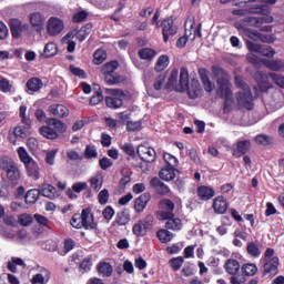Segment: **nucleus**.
Here are the masks:
<instances>
[{
    "instance_id": "obj_47",
    "label": "nucleus",
    "mask_w": 284,
    "mask_h": 284,
    "mask_svg": "<svg viewBox=\"0 0 284 284\" xmlns=\"http://www.w3.org/2000/svg\"><path fill=\"white\" fill-rule=\"evenodd\" d=\"M74 37H75L80 42H83V41H85V39H88V34H85L84 32H82V30L80 29L79 31H71V32H69V33L64 37V40L74 39Z\"/></svg>"
},
{
    "instance_id": "obj_24",
    "label": "nucleus",
    "mask_w": 284,
    "mask_h": 284,
    "mask_svg": "<svg viewBox=\"0 0 284 284\" xmlns=\"http://www.w3.org/2000/svg\"><path fill=\"white\" fill-rule=\"evenodd\" d=\"M150 193H144L142 195H140L136 200H135V204H134V210L135 212H143V210H145V207H148V203H150Z\"/></svg>"
},
{
    "instance_id": "obj_31",
    "label": "nucleus",
    "mask_w": 284,
    "mask_h": 284,
    "mask_svg": "<svg viewBox=\"0 0 284 284\" xmlns=\"http://www.w3.org/2000/svg\"><path fill=\"white\" fill-rule=\"evenodd\" d=\"M13 165H17V162L8 155L0 156V170L2 172H8V170L12 169Z\"/></svg>"
},
{
    "instance_id": "obj_14",
    "label": "nucleus",
    "mask_w": 284,
    "mask_h": 284,
    "mask_svg": "<svg viewBox=\"0 0 284 284\" xmlns=\"http://www.w3.org/2000/svg\"><path fill=\"white\" fill-rule=\"evenodd\" d=\"M24 168L27 175L30 176V179H34V181H39V179H41V169L37 161L31 160V162L24 164Z\"/></svg>"
},
{
    "instance_id": "obj_3",
    "label": "nucleus",
    "mask_w": 284,
    "mask_h": 284,
    "mask_svg": "<svg viewBox=\"0 0 284 284\" xmlns=\"http://www.w3.org/2000/svg\"><path fill=\"white\" fill-rule=\"evenodd\" d=\"M235 85L239 88L237 92V104L239 108H245L246 110L254 109V97L252 95V90H250V85L243 81V77L235 75Z\"/></svg>"
},
{
    "instance_id": "obj_53",
    "label": "nucleus",
    "mask_w": 284,
    "mask_h": 284,
    "mask_svg": "<svg viewBox=\"0 0 284 284\" xmlns=\"http://www.w3.org/2000/svg\"><path fill=\"white\" fill-rule=\"evenodd\" d=\"M169 263H170V265H171V267L174 272H179V270H181V267L184 263V260H183L182 256L173 257V258L170 260Z\"/></svg>"
},
{
    "instance_id": "obj_4",
    "label": "nucleus",
    "mask_w": 284,
    "mask_h": 284,
    "mask_svg": "<svg viewBox=\"0 0 284 284\" xmlns=\"http://www.w3.org/2000/svg\"><path fill=\"white\" fill-rule=\"evenodd\" d=\"M270 12L271 9L267 4L255 6L251 8V14H264V17H248L245 20L246 26H251L252 28H261V26L264 23H274V17L267 16Z\"/></svg>"
},
{
    "instance_id": "obj_36",
    "label": "nucleus",
    "mask_w": 284,
    "mask_h": 284,
    "mask_svg": "<svg viewBox=\"0 0 284 284\" xmlns=\"http://www.w3.org/2000/svg\"><path fill=\"white\" fill-rule=\"evenodd\" d=\"M168 65H170V57L160 55L155 63L154 70L155 72H163V70H165Z\"/></svg>"
},
{
    "instance_id": "obj_44",
    "label": "nucleus",
    "mask_w": 284,
    "mask_h": 284,
    "mask_svg": "<svg viewBox=\"0 0 284 284\" xmlns=\"http://www.w3.org/2000/svg\"><path fill=\"white\" fill-rule=\"evenodd\" d=\"M253 79L256 80L258 85H267V81H268L270 77L267 75V73H265L263 71H255L253 73Z\"/></svg>"
},
{
    "instance_id": "obj_56",
    "label": "nucleus",
    "mask_w": 284,
    "mask_h": 284,
    "mask_svg": "<svg viewBox=\"0 0 284 284\" xmlns=\"http://www.w3.org/2000/svg\"><path fill=\"white\" fill-rule=\"evenodd\" d=\"M250 148H252V143H250V141H247V140L240 141L237 143V152L240 154H246V152L250 150Z\"/></svg>"
},
{
    "instance_id": "obj_15",
    "label": "nucleus",
    "mask_w": 284,
    "mask_h": 284,
    "mask_svg": "<svg viewBox=\"0 0 284 284\" xmlns=\"http://www.w3.org/2000/svg\"><path fill=\"white\" fill-rule=\"evenodd\" d=\"M38 190L40 192V195L45 196V199H59V191L57 190V187L50 184H40Z\"/></svg>"
},
{
    "instance_id": "obj_33",
    "label": "nucleus",
    "mask_w": 284,
    "mask_h": 284,
    "mask_svg": "<svg viewBox=\"0 0 284 284\" xmlns=\"http://www.w3.org/2000/svg\"><path fill=\"white\" fill-rule=\"evenodd\" d=\"M4 172L7 173V179H9L11 183H17V181L21 179V172L19 171V166L17 164Z\"/></svg>"
},
{
    "instance_id": "obj_10",
    "label": "nucleus",
    "mask_w": 284,
    "mask_h": 284,
    "mask_svg": "<svg viewBox=\"0 0 284 284\" xmlns=\"http://www.w3.org/2000/svg\"><path fill=\"white\" fill-rule=\"evenodd\" d=\"M162 34L164 43H168L170 37L176 34V28L174 26V20L172 18H165L162 23Z\"/></svg>"
},
{
    "instance_id": "obj_1",
    "label": "nucleus",
    "mask_w": 284,
    "mask_h": 284,
    "mask_svg": "<svg viewBox=\"0 0 284 284\" xmlns=\"http://www.w3.org/2000/svg\"><path fill=\"white\" fill-rule=\"evenodd\" d=\"M178 92H187L190 99H199V97H201V92H203L199 80L193 79L190 83V73L185 67L180 71Z\"/></svg>"
},
{
    "instance_id": "obj_55",
    "label": "nucleus",
    "mask_w": 284,
    "mask_h": 284,
    "mask_svg": "<svg viewBox=\"0 0 284 284\" xmlns=\"http://www.w3.org/2000/svg\"><path fill=\"white\" fill-rule=\"evenodd\" d=\"M258 53L262 54V57H268V59H272V57L276 54L274 49L267 45H261Z\"/></svg>"
},
{
    "instance_id": "obj_29",
    "label": "nucleus",
    "mask_w": 284,
    "mask_h": 284,
    "mask_svg": "<svg viewBox=\"0 0 284 284\" xmlns=\"http://www.w3.org/2000/svg\"><path fill=\"white\" fill-rule=\"evenodd\" d=\"M263 65L273 72H281L284 68V63L281 60H263Z\"/></svg>"
},
{
    "instance_id": "obj_48",
    "label": "nucleus",
    "mask_w": 284,
    "mask_h": 284,
    "mask_svg": "<svg viewBox=\"0 0 284 284\" xmlns=\"http://www.w3.org/2000/svg\"><path fill=\"white\" fill-rule=\"evenodd\" d=\"M10 28L12 37L19 38V34H21V21L17 19L11 20Z\"/></svg>"
},
{
    "instance_id": "obj_58",
    "label": "nucleus",
    "mask_w": 284,
    "mask_h": 284,
    "mask_svg": "<svg viewBox=\"0 0 284 284\" xmlns=\"http://www.w3.org/2000/svg\"><path fill=\"white\" fill-rule=\"evenodd\" d=\"M98 201L100 205H106L108 201H110V191L108 189L102 190L98 195Z\"/></svg>"
},
{
    "instance_id": "obj_35",
    "label": "nucleus",
    "mask_w": 284,
    "mask_h": 284,
    "mask_svg": "<svg viewBox=\"0 0 284 284\" xmlns=\"http://www.w3.org/2000/svg\"><path fill=\"white\" fill-rule=\"evenodd\" d=\"M242 274L244 276H256V273L258 272V266L254 263H245L241 267Z\"/></svg>"
},
{
    "instance_id": "obj_16",
    "label": "nucleus",
    "mask_w": 284,
    "mask_h": 284,
    "mask_svg": "<svg viewBox=\"0 0 284 284\" xmlns=\"http://www.w3.org/2000/svg\"><path fill=\"white\" fill-rule=\"evenodd\" d=\"M199 74L205 92H214L216 85L210 81V71L207 69H200Z\"/></svg>"
},
{
    "instance_id": "obj_51",
    "label": "nucleus",
    "mask_w": 284,
    "mask_h": 284,
    "mask_svg": "<svg viewBox=\"0 0 284 284\" xmlns=\"http://www.w3.org/2000/svg\"><path fill=\"white\" fill-rule=\"evenodd\" d=\"M246 252L247 254H250V256H253L254 258H258V256H261V248H258V246L255 245L254 242L247 244Z\"/></svg>"
},
{
    "instance_id": "obj_6",
    "label": "nucleus",
    "mask_w": 284,
    "mask_h": 284,
    "mask_svg": "<svg viewBox=\"0 0 284 284\" xmlns=\"http://www.w3.org/2000/svg\"><path fill=\"white\" fill-rule=\"evenodd\" d=\"M105 94V104L111 110H119V108L123 106V97L125 93L121 89H104Z\"/></svg>"
},
{
    "instance_id": "obj_41",
    "label": "nucleus",
    "mask_w": 284,
    "mask_h": 284,
    "mask_svg": "<svg viewBox=\"0 0 284 284\" xmlns=\"http://www.w3.org/2000/svg\"><path fill=\"white\" fill-rule=\"evenodd\" d=\"M58 52L57 44L54 42H49L45 44L42 57H45L47 59L50 57H55Z\"/></svg>"
},
{
    "instance_id": "obj_57",
    "label": "nucleus",
    "mask_w": 284,
    "mask_h": 284,
    "mask_svg": "<svg viewBox=\"0 0 284 284\" xmlns=\"http://www.w3.org/2000/svg\"><path fill=\"white\" fill-rule=\"evenodd\" d=\"M12 90V84H10V80L0 75V92H10Z\"/></svg>"
},
{
    "instance_id": "obj_50",
    "label": "nucleus",
    "mask_w": 284,
    "mask_h": 284,
    "mask_svg": "<svg viewBox=\"0 0 284 284\" xmlns=\"http://www.w3.org/2000/svg\"><path fill=\"white\" fill-rule=\"evenodd\" d=\"M28 130H30L28 126H16L13 129V134L17 139H28Z\"/></svg>"
},
{
    "instance_id": "obj_34",
    "label": "nucleus",
    "mask_w": 284,
    "mask_h": 284,
    "mask_svg": "<svg viewBox=\"0 0 284 284\" xmlns=\"http://www.w3.org/2000/svg\"><path fill=\"white\" fill-rule=\"evenodd\" d=\"M179 81V70L178 69H173L171 71V75L169 78V81H168V84H166V88L169 90H176L179 92V84L176 85Z\"/></svg>"
},
{
    "instance_id": "obj_46",
    "label": "nucleus",
    "mask_w": 284,
    "mask_h": 284,
    "mask_svg": "<svg viewBox=\"0 0 284 284\" xmlns=\"http://www.w3.org/2000/svg\"><path fill=\"white\" fill-rule=\"evenodd\" d=\"M255 143H257V145H272L274 139L270 135L260 134L255 136Z\"/></svg>"
},
{
    "instance_id": "obj_13",
    "label": "nucleus",
    "mask_w": 284,
    "mask_h": 284,
    "mask_svg": "<svg viewBox=\"0 0 284 284\" xmlns=\"http://www.w3.org/2000/svg\"><path fill=\"white\" fill-rule=\"evenodd\" d=\"M63 21L59 18H50L48 20L47 30L51 37H57L63 32Z\"/></svg>"
},
{
    "instance_id": "obj_49",
    "label": "nucleus",
    "mask_w": 284,
    "mask_h": 284,
    "mask_svg": "<svg viewBox=\"0 0 284 284\" xmlns=\"http://www.w3.org/2000/svg\"><path fill=\"white\" fill-rule=\"evenodd\" d=\"M165 163L168 164L166 168H178L179 166V159L176 156L170 154V153H164L163 156Z\"/></svg>"
},
{
    "instance_id": "obj_20",
    "label": "nucleus",
    "mask_w": 284,
    "mask_h": 284,
    "mask_svg": "<svg viewBox=\"0 0 284 284\" xmlns=\"http://www.w3.org/2000/svg\"><path fill=\"white\" fill-rule=\"evenodd\" d=\"M224 270L230 276H235L241 272V263L237 260L229 258L224 263Z\"/></svg>"
},
{
    "instance_id": "obj_38",
    "label": "nucleus",
    "mask_w": 284,
    "mask_h": 284,
    "mask_svg": "<svg viewBox=\"0 0 284 284\" xmlns=\"http://www.w3.org/2000/svg\"><path fill=\"white\" fill-rule=\"evenodd\" d=\"M139 57L143 61H152L156 57V51L151 48H143L139 51Z\"/></svg>"
},
{
    "instance_id": "obj_63",
    "label": "nucleus",
    "mask_w": 284,
    "mask_h": 284,
    "mask_svg": "<svg viewBox=\"0 0 284 284\" xmlns=\"http://www.w3.org/2000/svg\"><path fill=\"white\" fill-rule=\"evenodd\" d=\"M18 223H20L22 227H28V225H32V217L28 214H22L18 217Z\"/></svg>"
},
{
    "instance_id": "obj_45",
    "label": "nucleus",
    "mask_w": 284,
    "mask_h": 284,
    "mask_svg": "<svg viewBox=\"0 0 284 284\" xmlns=\"http://www.w3.org/2000/svg\"><path fill=\"white\" fill-rule=\"evenodd\" d=\"M93 59L95 65H101V63L108 59V53H105V50L98 49L93 54Z\"/></svg>"
},
{
    "instance_id": "obj_59",
    "label": "nucleus",
    "mask_w": 284,
    "mask_h": 284,
    "mask_svg": "<svg viewBox=\"0 0 284 284\" xmlns=\"http://www.w3.org/2000/svg\"><path fill=\"white\" fill-rule=\"evenodd\" d=\"M268 77H271L273 83H275V85H278V88L284 89V77L277 73H268Z\"/></svg>"
},
{
    "instance_id": "obj_39",
    "label": "nucleus",
    "mask_w": 284,
    "mask_h": 284,
    "mask_svg": "<svg viewBox=\"0 0 284 284\" xmlns=\"http://www.w3.org/2000/svg\"><path fill=\"white\" fill-rule=\"evenodd\" d=\"M156 236L161 243H170L174 239V234L165 229L159 230Z\"/></svg>"
},
{
    "instance_id": "obj_52",
    "label": "nucleus",
    "mask_w": 284,
    "mask_h": 284,
    "mask_svg": "<svg viewBox=\"0 0 284 284\" xmlns=\"http://www.w3.org/2000/svg\"><path fill=\"white\" fill-rule=\"evenodd\" d=\"M26 112H28V106L27 105H21L20 106V118H21V123L27 125V128L32 126V122L30 121V118L26 115Z\"/></svg>"
},
{
    "instance_id": "obj_23",
    "label": "nucleus",
    "mask_w": 284,
    "mask_h": 284,
    "mask_svg": "<svg viewBox=\"0 0 284 284\" xmlns=\"http://www.w3.org/2000/svg\"><path fill=\"white\" fill-rule=\"evenodd\" d=\"M49 111L53 116H58L59 119L70 114V111L63 104H52L49 106Z\"/></svg>"
},
{
    "instance_id": "obj_26",
    "label": "nucleus",
    "mask_w": 284,
    "mask_h": 284,
    "mask_svg": "<svg viewBox=\"0 0 284 284\" xmlns=\"http://www.w3.org/2000/svg\"><path fill=\"white\" fill-rule=\"evenodd\" d=\"M164 221H166L165 223L166 230H172L173 232H180V230H182L183 227V222L179 217L173 216V217L165 219Z\"/></svg>"
},
{
    "instance_id": "obj_60",
    "label": "nucleus",
    "mask_w": 284,
    "mask_h": 284,
    "mask_svg": "<svg viewBox=\"0 0 284 284\" xmlns=\"http://www.w3.org/2000/svg\"><path fill=\"white\" fill-rule=\"evenodd\" d=\"M163 85H165V74L161 73L155 78V81L153 83L154 90H162Z\"/></svg>"
},
{
    "instance_id": "obj_21",
    "label": "nucleus",
    "mask_w": 284,
    "mask_h": 284,
    "mask_svg": "<svg viewBox=\"0 0 284 284\" xmlns=\"http://www.w3.org/2000/svg\"><path fill=\"white\" fill-rule=\"evenodd\" d=\"M128 223H130V211L123 210L116 213L112 226L115 227V225H118L119 227H123V225H128Z\"/></svg>"
},
{
    "instance_id": "obj_61",
    "label": "nucleus",
    "mask_w": 284,
    "mask_h": 284,
    "mask_svg": "<svg viewBox=\"0 0 284 284\" xmlns=\"http://www.w3.org/2000/svg\"><path fill=\"white\" fill-rule=\"evenodd\" d=\"M126 130L128 132H139L141 130V121H128Z\"/></svg>"
},
{
    "instance_id": "obj_8",
    "label": "nucleus",
    "mask_w": 284,
    "mask_h": 284,
    "mask_svg": "<svg viewBox=\"0 0 284 284\" xmlns=\"http://www.w3.org/2000/svg\"><path fill=\"white\" fill-rule=\"evenodd\" d=\"M154 226V216L146 215L143 220L133 225L132 232L135 236H145L146 232Z\"/></svg>"
},
{
    "instance_id": "obj_43",
    "label": "nucleus",
    "mask_w": 284,
    "mask_h": 284,
    "mask_svg": "<svg viewBox=\"0 0 284 284\" xmlns=\"http://www.w3.org/2000/svg\"><path fill=\"white\" fill-rule=\"evenodd\" d=\"M92 190L99 192L101 187H103V175L95 174L93 178L90 179Z\"/></svg>"
},
{
    "instance_id": "obj_42",
    "label": "nucleus",
    "mask_w": 284,
    "mask_h": 284,
    "mask_svg": "<svg viewBox=\"0 0 284 284\" xmlns=\"http://www.w3.org/2000/svg\"><path fill=\"white\" fill-rule=\"evenodd\" d=\"M104 81L106 85H119L122 79H121V75H119L118 73H109L104 75Z\"/></svg>"
},
{
    "instance_id": "obj_62",
    "label": "nucleus",
    "mask_w": 284,
    "mask_h": 284,
    "mask_svg": "<svg viewBox=\"0 0 284 284\" xmlns=\"http://www.w3.org/2000/svg\"><path fill=\"white\" fill-rule=\"evenodd\" d=\"M58 152L59 151L57 149L47 152V155H45L47 165H54V159H57Z\"/></svg>"
},
{
    "instance_id": "obj_30",
    "label": "nucleus",
    "mask_w": 284,
    "mask_h": 284,
    "mask_svg": "<svg viewBox=\"0 0 284 284\" xmlns=\"http://www.w3.org/2000/svg\"><path fill=\"white\" fill-rule=\"evenodd\" d=\"M112 265H110V263L106 262H101L98 265V274H100V276H103V278H110V276H112Z\"/></svg>"
},
{
    "instance_id": "obj_12",
    "label": "nucleus",
    "mask_w": 284,
    "mask_h": 284,
    "mask_svg": "<svg viewBox=\"0 0 284 284\" xmlns=\"http://www.w3.org/2000/svg\"><path fill=\"white\" fill-rule=\"evenodd\" d=\"M80 219L84 230H97L98 224L94 222V215H92V211H90V209L82 210Z\"/></svg>"
},
{
    "instance_id": "obj_7",
    "label": "nucleus",
    "mask_w": 284,
    "mask_h": 284,
    "mask_svg": "<svg viewBox=\"0 0 284 284\" xmlns=\"http://www.w3.org/2000/svg\"><path fill=\"white\" fill-rule=\"evenodd\" d=\"M176 205L170 199H163L159 202V210L156 212V219L159 221H165V219H173L174 209Z\"/></svg>"
},
{
    "instance_id": "obj_40",
    "label": "nucleus",
    "mask_w": 284,
    "mask_h": 284,
    "mask_svg": "<svg viewBox=\"0 0 284 284\" xmlns=\"http://www.w3.org/2000/svg\"><path fill=\"white\" fill-rule=\"evenodd\" d=\"M119 68V62L116 61H110L108 63H105L102 68H101V73L103 74V77L108 75V74H114L115 70Z\"/></svg>"
},
{
    "instance_id": "obj_11",
    "label": "nucleus",
    "mask_w": 284,
    "mask_h": 284,
    "mask_svg": "<svg viewBox=\"0 0 284 284\" xmlns=\"http://www.w3.org/2000/svg\"><path fill=\"white\" fill-rule=\"evenodd\" d=\"M138 156L145 163H154L156 161V151L145 145H140L136 151Z\"/></svg>"
},
{
    "instance_id": "obj_28",
    "label": "nucleus",
    "mask_w": 284,
    "mask_h": 284,
    "mask_svg": "<svg viewBox=\"0 0 284 284\" xmlns=\"http://www.w3.org/2000/svg\"><path fill=\"white\" fill-rule=\"evenodd\" d=\"M214 194V189L210 186L203 185L197 189V195L202 201H210V199H213Z\"/></svg>"
},
{
    "instance_id": "obj_18",
    "label": "nucleus",
    "mask_w": 284,
    "mask_h": 284,
    "mask_svg": "<svg viewBox=\"0 0 284 284\" xmlns=\"http://www.w3.org/2000/svg\"><path fill=\"white\" fill-rule=\"evenodd\" d=\"M278 257H272L271 260H266L263 267H264V276L267 274H272L273 276H276L278 274Z\"/></svg>"
},
{
    "instance_id": "obj_37",
    "label": "nucleus",
    "mask_w": 284,
    "mask_h": 284,
    "mask_svg": "<svg viewBox=\"0 0 284 284\" xmlns=\"http://www.w3.org/2000/svg\"><path fill=\"white\" fill-rule=\"evenodd\" d=\"M17 152H18V156H19L20 161L23 163V165H28V163H30L31 161H34V159H32V156H30V153H28V150H26V148L19 146L17 149Z\"/></svg>"
},
{
    "instance_id": "obj_2",
    "label": "nucleus",
    "mask_w": 284,
    "mask_h": 284,
    "mask_svg": "<svg viewBox=\"0 0 284 284\" xmlns=\"http://www.w3.org/2000/svg\"><path fill=\"white\" fill-rule=\"evenodd\" d=\"M213 77L216 79L217 89L216 94L221 99L232 97V83H230V73L221 67H212Z\"/></svg>"
},
{
    "instance_id": "obj_19",
    "label": "nucleus",
    "mask_w": 284,
    "mask_h": 284,
    "mask_svg": "<svg viewBox=\"0 0 284 284\" xmlns=\"http://www.w3.org/2000/svg\"><path fill=\"white\" fill-rule=\"evenodd\" d=\"M151 187L155 190L161 196H168L170 193V186L168 184L163 183L159 178H153L151 180Z\"/></svg>"
},
{
    "instance_id": "obj_9",
    "label": "nucleus",
    "mask_w": 284,
    "mask_h": 284,
    "mask_svg": "<svg viewBox=\"0 0 284 284\" xmlns=\"http://www.w3.org/2000/svg\"><path fill=\"white\" fill-rule=\"evenodd\" d=\"M29 23L31 24V28L36 30V32L41 33L45 28V17L42 16L41 12H32L29 14Z\"/></svg>"
},
{
    "instance_id": "obj_5",
    "label": "nucleus",
    "mask_w": 284,
    "mask_h": 284,
    "mask_svg": "<svg viewBox=\"0 0 284 284\" xmlns=\"http://www.w3.org/2000/svg\"><path fill=\"white\" fill-rule=\"evenodd\" d=\"M65 130H68L65 123L54 118H51L47 120V125L40 128V134L44 139H50L51 141H54L55 139H59V134H63Z\"/></svg>"
},
{
    "instance_id": "obj_64",
    "label": "nucleus",
    "mask_w": 284,
    "mask_h": 284,
    "mask_svg": "<svg viewBox=\"0 0 284 284\" xmlns=\"http://www.w3.org/2000/svg\"><path fill=\"white\" fill-rule=\"evenodd\" d=\"M99 165L101 170H109V168H112L114 165V162L110 160L109 158H102L99 160Z\"/></svg>"
},
{
    "instance_id": "obj_27",
    "label": "nucleus",
    "mask_w": 284,
    "mask_h": 284,
    "mask_svg": "<svg viewBox=\"0 0 284 284\" xmlns=\"http://www.w3.org/2000/svg\"><path fill=\"white\" fill-rule=\"evenodd\" d=\"M27 89L29 90V93L39 92L43 88V81L39 78H31L27 81Z\"/></svg>"
},
{
    "instance_id": "obj_54",
    "label": "nucleus",
    "mask_w": 284,
    "mask_h": 284,
    "mask_svg": "<svg viewBox=\"0 0 284 284\" xmlns=\"http://www.w3.org/2000/svg\"><path fill=\"white\" fill-rule=\"evenodd\" d=\"M84 156L85 159H97L99 156V153L97 152V146L87 145L84 150Z\"/></svg>"
},
{
    "instance_id": "obj_17",
    "label": "nucleus",
    "mask_w": 284,
    "mask_h": 284,
    "mask_svg": "<svg viewBox=\"0 0 284 284\" xmlns=\"http://www.w3.org/2000/svg\"><path fill=\"white\" fill-rule=\"evenodd\" d=\"M39 273L31 278L32 284H48L50 283V271L45 267H39Z\"/></svg>"
},
{
    "instance_id": "obj_22",
    "label": "nucleus",
    "mask_w": 284,
    "mask_h": 284,
    "mask_svg": "<svg viewBox=\"0 0 284 284\" xmlns=\"http://www.w3.org/2000/svg\"><path fill=\"white\" fill-rule=\"evenodd\" d=\"M215 214H225L227 212V201L223 196H217L213 201Z\"/></svg>"
},
{
    "instance_id": "obj_32",
    "label": "nucleus",
    "mask_w": 284,
    "mask_h": 284,
    "mask_svg": "<svg viewBox=\"0 0 284 284\" xmlns=\"http://www.w3.org/2000/svg\"><path fill=\"white\" fill-rule=\"evenodd\" d=\"M39 196H41L39 189H31L26 193L24 201L28 205H32L39 201Z\"/></svg>"
},
{
    "instance_id": "obj_25",
    "label": "nucleus",
    "mask_w": 284,
    "mask_h": 284,
    "mask_svg": "<svg viewBox=\"0 0 284 284\" xmlns=\"http://www.w3.org/2000/svg\"><path fill=\"white\" fill-rule=\"evenodd\" d=\"M159 176L162 181H174V179H176V169L172 166H164L160 171Z\"/></svg>"
}]
</instances>
